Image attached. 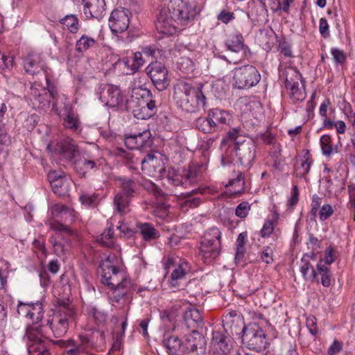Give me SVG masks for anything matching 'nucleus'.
<instances>
[{
	"label": "nucleus",
	"instance_id": "nucleus-11",
	"mask_svg": "<svg viewBox=\"0 0 355 355\" xmlns=\"http://www.w3.org/2000/svg\"><path fill=\"white\" fill-rule=\"evenodd\" d=\"M286 73L285 84L290 98L294 103L302 101L306 98V92L302 75L294 68L288 69Z\"/></svg>",
	"mask_w": 355,
	"mask_h": 355
},
{
	"label": "nucleus",
	"instance_id": "nucleus-31",
	"mask_svg": "<svg viewBox=\"0 0 355 355\" xmlns=\"http://www.w3.org/2000/svg\"><path fill=\"white\" fill-rule=\"evenodd\" d=\"M116 182L121 188L122 194L130 198L133 196L137 186L135 180L128 178H119Z\"/></svg>",
	"mask_w": 355,
	"mask_h": 355
},
{
	"label": "nucleus",
	"instance_id": "nucleus-33",
	"mask_svg": "<svg viewBox=\"0 0 355 355\" xmlns=\"http://www.w3.org/2000/svg\"><path fill=\"white\" fill-rule=\"evenodd\" d=\"M201 200L198 197H193L190 193L184 194L179 199V206L182 211H187L189 208H196L200 204Z\"/></svg>",
	"mask_w": 355,
	"mask_h": 355
},
{
	"label": "nucleus",
	"instance_id": "nucleus-37",
	"mask_svg": "<svg viewBox=\"0 0 355 355\" xmlns=\"http://www.w3.org/2000/svg\"><path fill=\"white\" fill-rule=\"evenodd\" d=\"M96 42L87 35H83L79 40H77L76 44V50L79 53H83L95 46Z\"/></svg>",
	"mask_w": 355,
	"mask_h": 355
},
{
	"label": "nucleus",
	"instance_id": "nucleus-29",
	"mask_svg": "<svg viewBox=\"0 0 355 355\" xmlns=\"http://www.w3.org/2000/svg\"><path fill=\"white\" fill-rule=\"evenodd\" d=\"M115 210L121 215L130 211V197L124 196L122 193H118L114 198Z\"/></svg>",
	"mask_w": 355,
	"mask_h": 355
},
{
	"label": "nucleus",
	"instance_id": "nucleus-10",
	"mask_svg": "<svg viewBox=\"0 0 355 355\" xmlns=\"http://www.w3.org/2000/svg\"><path fill=\"white\" fill-rule=\"evenodd\" d=\"M242 333V342L248 348L259 351L266 347V334L257 324H249L243 329Z\"/></svg>",
	"mask_w": 355,
	"mask_h": 355
},
{
	"label": "nucleus",
	"instance_id": "nucleus-58",
	"mask_svg": "<svg viewBox=\"0 0 355 355\" xmlns=\"http://www.w3.org/2000/svg\"><path fill=\"white\" fill-rule=\"evenodd\" d=\"M97 196L95 194H83L80 197L82 204L86 207L93 206L96 204Z\"/></svg>",
	"mask_w": 355,
	"mask_h": 355
},
{
	"label": "nucleus",
	"instance_id": "nucleus-41",
	"mask_svg": "<svg viewBox=\"0 0 355 355\" xmlns=\"http://www.w3.org/2000/svg\"><path fill=\"white\" fill-rule=\"evenodd\" d=\"M196 128L205 133H210L216 131L213 123L208 117H199L195 123Z\"/></svg>",
	"mask_w": 355,
	"mask_h": 355
},
{
	"label": "nucleus",
	"instance_id": "nucleus-54",
	"mask_svg": "<svg viewBox=\"0 0 355 355\" xmlns=\"http://www.w3.org/2000/svg\"><path fill=\"white\" fill-rule=\"evenodd\" d=\"M8 263L0 259V289L4 288L7 284L6 272Z\"/></svg>",
	"mask_w": 355,
	"mask_h": 355
},
{
	"label": "nucleus",
	"instance_id": "nucleus-56",
	"mask_svg": "<svg viewBox=\"0 0 355 355\" xmlns=\"http://www.w3.org/2000/svg\"><path fill=\"white\" fill-rule=\"evenodd\" d=\"M250 205L247 202L240 203L236 209V215L239 218H245L250 211Z\"/></svg>",
	"mask_w": 355,
	"mask_h": 355
},
{
	"label": "nucleus",
	"instance_id": "nucleus-43",
	"mask_svg": "<svg viewBox=\"0 0 355 355\" xmlns=\"http://www.w3.org/2000/svg\"><path fill=\"white\" fill-rule=\"evenodd\" d=\"M300 272L306 279H313L315 278L317 273L314 268L310 265L309 261L303 257L302 259V264L300 266Z\"/></svg>",
	"mask_w": 355,
	"mask_h": 355
},
{
	"label": "nucleus",
	"instance_id": "nucleus-44",
	"mask_svg": "<svg viewBox=\"0 0 355 355\" xmlns=\"http://www.w3.org/2000/svg\"><path fill=\"white\" fill-rule=\"evenodd\" d=\"M73 210L63 205H55L52 207L51 212L54 217L66 218L67 216H72Z\"/></svg>",
	"mask_w": 355,
	"mask_h": 355
},
{
	"label": "nucleus",
	"instance_id": "nucleus-18",
	"mask_svg": "<svg viewBox=\"0 0 355 355\" xmlns=\"http://www.w3.org/2000/svg\"><path fill=\"white\" fill-rule=\"evenodd\" d=\"M23 66L27 73L34 76L44 70L45 63L40 53L31 52L24 58Z\"/></svg>",
	"mask_w": 355,
	"mask_h": 355
},
{
	"label": "nucleus",
	"instance_id": "nucleus-23",
	"mask_svg": "<svg viewBox=\"0 0 355 355\" xmlns=\"http://www.w3.org/2000/svg\"><path fill=\"white\" fill-rule=\"evenodd\" d=\"M55 154H59L66 159L72 161L78 154V148L72 139L67 138L58 142L54 147Z\"/></svg>",
	"mask_w": 355,
	"mask_h": 355
},
{
	"label": "nucleus",
	"instance_id": "nucleus-59",
	"mask_svg": "<svg viewBox=\"0 0 355 355\" xmlns=\"http://www.w3.org/2000/svg\"><path fill=\"white\" fill-rule=\"evenodd\" d=\"M311 167V162H309V159L303 160L301 163L300 166L296 168V174L299 177H303L306 174H307L309 171Z\"/></svg>",
	"mask_w": 355,
	"mask_h": 355
},
{
	"label": "nucleus",
	"instance_id": "nucleus-8",
	"mask_svg": "<svg viewBox=\"0 0 355 355\" xmlns=\"http://www.w3.org/2000/svg\"><path fill=\"white\" fill-rule=\"evenodd\" d=\"M164 268L171 272L169 283L172 287H178L185 280L186 275L190 271L189 263L184 259L179 257H168L164 263Z\"/></svg>",
	"mask_w": 355,
	"mask_h": 355
},
{
	"label": "nucleus",
	"instance_id": "nucleus-64",
	"mask_svg": "<svg viewBox=\"0 0 355 355\" xmlns=\"http://www.w3.org/2000/svg\"><path fill=\"white\" fill-rule=\"evenodd\" d=\"M135 139H137V148H142L146 145V143L147 141V139L149 137V132H143L141 133H139L137 135H133Z\"/></svg>",
	"mask_w": 355,
	"mask_h": 355
},
{
	"label": "nucleus",
	"instance_id": "nucleus-45",
	"mask_svg": "<svg viewBox=\"0 0 355 355\" xmlns=\"http://www.w3.org/2000/svg\"><path fill=\"white\" fill-rule=\"evenodd\" d=\"M322 260L320 259L317 265V270L322 276L321 282L325 287H329L331 285V278L329 268L322 265Z\"/></svg>",
	"mask_w": 355,
	"mask_h": 355
},
{
	"label": "nucleus",
	"instance_id": "nucleus-21",
	"mask_svg": "<svg viewBox=\"0 0 355 355\" xmlns=\"http://www.w3.org/2000/svg\"><path fill=\"white\" fill-rule=\"evenodd\" d=\"M206 345L205 337L196 330L186 336L183 343V353L203 351Z\"/></svg>",
	"mask_w": 355,
	"mask_h": 355
},
{
	"label": "nucleus",
	"instance_id": "nucleus-62",
	"mask_svg": "<svg viewBox=\"0 0 355 355\" xmlns=\"http://www.w3.org/2000/svg\"><path fill=\"white\" fill-rule=\"evenodd\" d=\"M217 19L224 24H227L234 19V14L232 12L226 11L223 10L217 17Z\"/></svg>",
	"mask_w": 355,
	"mask_h": 355
},
{
	"label": "nucleus",
	"instance_id": "nucleus-20",
	"mask_svg": "<svg viewBox=\"0 0 355 355\" xmlns=\"http://www.w3.org/2000/svg\"><path fill=\"white\" fill-rule=\"evenodd\" d=\"M31 94L33 105L38 109L45 110L49 107L50 96L54 99L56 94L54 93L53 90L49 91V93H48L45 89H42L41 91H40L36 85H34L31 88Z\"/></svg>",
	"mask_w": 355,
	"mask_h": 355
},
{
	"label": "nucleus",
	"instance_id": "nucleus-27",
	"mask_svg": "<svg viewBox=\"0 0 355 355\" xmlns=\"http://www.w3.org/2000/svg\"><path fill=\"white\" fill-rule=\"evenodd\" d=\"M184 320L188 328H196L202 323V317L197 309L189 306L184 313Z\"/></svg>",
	"mask_w": 355,
	"mask_h": 355
},
{
	"label": "nucleus",
	"instance_id": "nucleus-22",
	"mask_svg": "<svg viewBox=\"0 0 355 355\" xmlns=\"http://www.w3.org/2000/svg\"><path fill=\"white\" fill-rule=\"evenodd\" d=\"M225 46L228 51L239 55L238 58L233 60L234 63L241 60L245 56L248 51L247 47L244 45L243 37L239 33L230 35L225 41Z\"/></svg>",
	"mask_w": 355,
	"mask_h": 355
},
{
	"label": "nucleus",
	"instance_id": "nucleus-38",
	"mask_svg": "<svg viewBox=\"0 0 355 355\" xmlns=\"http://www.w3.org/2000/svg\"><path fill=\"white\" fill-rule=\"evenodd\" d=\"M51 186L53 192L58 196L65 195L69 191V184L66 178L52 181Z\"/></svg>",
	"mask_w": 355,
	"mask_h": 355
},
{
	"label": "nucleus",
	"instance_id": "nucleus-46",
	"mask_svg": "<svg viewBox=\"0 0 355 355\" xmlns=\"http://www.w3.org/2000/svg\"><path fill=\"white\" fill-rule=\"evenodd\" d=\"M227 186H230L233 187L232 192L234 194L241 193L244 189V180L241 173H239L236 178L230 180L228 184H227Z\"/></svg>",
	"mask_w": 355,
	"mask_h": 355
},
{
	"label": "nucleus",
	"instance_id": "nucleus-2",
	"mask_svg": "<svg viewBox=\"0 0 355 355\" xmlns=\"http://www.w3.org/2000/svg\"><path fill=\"white\" fill-rule=\"evenodd\" d=\"M173 99L182 110L194 112L206 105V98L200 87H195L191 83L179 80L173 87Z\"/></svg>",
	"mask_w": 355,
	"mask_h": 355
},
{
	"label": "nucleus",
	"instance_id": "nucleus-30",
	"mask_svg": "<svg viewBox=\"0 0 355 355\" xmlns=\"http://www.w3.org/2000/svg\"><path fill=\"white\" fill-rule=\"evenodd\" d=\"M60 239H62L60 233H56L55 236H51L49 239L55 254L59 257L64 255L69 246L67 241L62 242Z\"/></svg>",
	"mask_w": 355,
	"mask_h": 355
},
{
	"label": "nucleus",
	"instance_id": "nucleus-7",
	"mask_svg": "<svg viewBox=\"0 0 355 355\" xmlns=\"http://www.w3.org/2000/svg\"><path fill=\"white\" fill-rule=\"evenodd\" d=\"M171 3L173 18L177 24L181 26L189 25L199 10L194 2L190 0H173Z\"/></svg>",
	"mask_w": 355,
	"mask_h": 355
},
{
	"label": "nucleus",
	"instance_id": "nucleus-32",
	"mask_svg": "<svg viewBox=\"0 0 355 355\" xmlns=\"http://www.w3.org/2000/svg\"><path fill=\"white\" fill-rule=\"evenodd\" d=\"M63 125L65 128L69 129L73 132L81 130V123L79 117L72 110H69L63 118Z\"/></svg>",
	"mask_w": 355,
	"mask_h": 355
},
{
	"label": "nucleus",
	"instance_id": "nucleus-57",
	"mask_svg": "<svg viewBox=\"0 0 355 355\" xmlns=\"http://www.w3.org/2000/svg\"><path fill=\"white\" fill-rule=\"evenodd\" d=\"M32 303H22L19 302L17 305V313L19 315L26 318H28V315L30 314L31 307Z\"/></svg>",
	"mask_w": 355,
	"mask_h": 355
},
{
	"label": "nucleus",
	"instance_id": "nucleus-47",
	"mask_svg": "<svg viewBox=\"0 0 355 355\" xmlns=\"http://www.w3.org/2000/svg\"><path fill=\"white\" fill-rule=\"evenodd\" d=\"M167 179L174 186L182 185L184 187V176L183 172L180 174L177 173L174 169L168 170Z\"/></svg>",
	"mask_w": 355,
	"mask_h": 355
},
{
	"label": "nucleus",
	"instance_id": "nucleus-19",
	"mask_svg": "<svg viewBox=\"0 0 355 355\" xmlns=\"http://www.w3.org/2000/svg\"><path fill=\"white\" fill-rule=\"evenodd\" d=\"M83 15L87 19L95 18L100 19L105 14V3L104 0H83Z\"/></svg>",
	"mask_w": 355,
	"mask_h": 355
},
{
	"label": "nucleus",
	"instance_id": "nucleus-36",
	"mask_svg": "<svg viewBox=\"0 0 355 355\" xmlns=\"http://www.w3.org/2000/svg\"><path fill=\"white\" fill-rule=\"evenodd\" d=\"M43 306L42 303L37 302L36 303H32L31 307L30 314L28 315L29 319L33 321V326H39L37 323L42 319L43 318Z\"/></svg>",
	"mask_w": 355,
	"mask_h": 355
},
{
	"label": "nucleus",
	"instance_id": "nucleus-9",
	"mask_svg": "<svg viewBox=\"0 0 355 355\" xmlns=\"http://www.w3.org/2000/svg\"><path fill=\"white\" fill-rule=\"evenodd\" d=\"M96 94L99 100L111 107L125 108L126 101L121 90L116 86L102 84L99 86Z\"/></svg>",
	"mask_w": 355,
	"mask_h": 355
},
{
	"label": "nucleus",
	"instance_id": "nucleus-39",
	"mask_svg": "<svg viewBox=\"0 0 355 355\" xmlns=\"http://www.w3.org/2000/svg\"><path fill=\"white\" fill-rule=\"evenodd\" d=\"M132 63L130 58H123L118 60L114 64V67L115 69H118L123 74H132L136 72L132 67Z\"/></svg>",
	"mask_w": 355,
	"mask_h": 355
},
{
	"label": "nucleus",
	"instance_id": "nucleus-25",
	"mask_svg": "<svg viewBox=\"0 0 355 355\" xmlns=\"http://www.w3.org/2000/svg\"><path fill=\"white\" fill-rule=\"evenodd\" d=\"M209 116L216 130L225 125H230L232 121V115L228 112L217 108L210 110Z\"/></svg>",
	"mask_w": 355,
	"mask_h": 355
},
{
	"label": "nucleus",
	"instance_id": "nucleus-53",
	"mask_svg": "<svg viewBox=\"0 0 355 355\" xmlns=\"http://www.w3.org/2000/svg\"><path fill=\"white\" fill-rule=\"evenodd\" d=\"M132 67L137 71L144 63V56L141 52H136L133 56L130 57Z\"/></svg>",
	"mask_w": 355,
	"mask_h": 355
},
{
	"label": "nucleus",
	"instance_id": "nucleus-16",
	"mask_svg": "<svg viewBox=\"0 0 355 355\" xmlns=\"http://www.w3.org/2000/svg\"><path fill=\"white\" fill-rule=\"evenodd\" d=\"M170 10V8H162L155 23L157 30L165 35H173L176 32L177 28L174 24L175 22L173 15H169Z\"/></svg>",
	"mask_w": 355,
	"mask_h": 355
},
{
	"label": "nucleus",
	"instance_id": "nucleus-35",
	"mask_svg": "<svg viewBox=\"0 0 355 355\" xmlns=\"http://www.w3.org/2000/svg\"><path fill=\"white\" fill-rule=\"evenodd\" d=\"M62 347L68 348L63 354V355H79V354L83 351V345H77L73 340H60L55 342Z\"/></svg>",
	"mask_w": 355,
	"mask_h": 355
},
{
	"label": "nucleus",
	"instance_id": "nucleus-6",
	"mask_svg": "<svg viewBox=\"0 0 355 355\" xmlns=\"http://www.w3.org/2000/svg\"><path fill=\"white\" fill-rule=\"evenodd\" d=\"M232 84L238 89H248L257 85L261 79L258 70L252 65L247 64L236 67L232 71Z\"/></svg>",
	"mask_w": 355,
	"mask_h": 355
},
{
	"label": "nucleus",
	"instance_id": "nucleus-61",
	"mask_svg": "<svg viewBox=\"0 0 355 355\" xmlns=\"http://www.w3.org/2000/svg\"><path fill=\"white\" fill-rule=\"evenodd\" d=\"M274 226L275 225H274L272 220H266L264 223L263 227L261 228V230L260 231L261 236L263 237H266V236H270L274 230Z\"/></svg>",
	"mask_w": 355,
	"mask_h": 355
},
{
	"label": "nucleus",
	"instance_id": "nucleus-60",
	"mask_svg": "<svg viewBox=\"0 0 355 355\" xmlns=\"http://www.w3.org/2000/svg\"><path fill=\"white\" fill-rule=\"evenodd\" d=\"M333 214V209L330 205H324L319 211V216L321 220H325Z\"/></svg>",
	"mask_w": 355,
	"mask_h": 355
},
{
	"label": "nucleus",
	"instance_id": "nucleus-40",
	"mask_svg": "<svg viewBox=\"0 0 355 355\" xmlns=\"http://www.w3.org/2000/svg\"><path fill=\"white\" fill-rule=\"evenodd\" d=\"M247 241V234L245 232H242L239 234V236L236 240V254H235V260L236 262H239L242 260L245 253V245Z\"/></svg>",
	"mask_w": 355,
	"mask_h": 355
},
{
	"label": "nucleus",
	"instance_id": "nucleus-4",
	"mask_svg": "<svg viewBox=\"0 0 355 355\" xmlns=\"http://www.w3.org/2000/svg\"><path fill=\"white\" fill-rule=\"evenodd\" d=\"M114 256H109L101 264L102 282L114 291L124 295L131 287V282L123 270H117L113 264Z\"/></svg>",
	"mask_w": 355,
	"mask_h": 355
},
{
	"label": "nucleus",
	"instance_id": "nucleus-55",
	"mask_svg": "<svg viewBox=\"0 0 355 355\" xmlns=\"http://www.w3.org/2000/svg\"><path fill=\"white\" fill-rule=\"evenodd\" d=\"M261 260L266 263H271L273 261V250L270 247L265 248L260 254Z\"/></svg>",
	"mask_w": 355,
	"mask_h": 355
},
{
	"label": "nucleus",
	"instance_id": "nucleus-63",
	"mask_svg": "<svg viewBox=\"0 0 355 355\" xmlns=\"http://www.w3.org/2000/svg\"><path fill=\"white\" fill-rule=\"evenodd\" d=\"M49 225L50 228L53 230L58 231V232H67V234H71V230L63 224L60 223L58 221L53 220V221H49Z\"/></svg>",
	"mask_w": 355,
	"mask_h": 355
},
{
	"label": "nucleus",
	"instance_id": "nucleus-24",
	"mask_svg": "<svg viewBox=\"0 0 355 355\" xmlns=\"http://www.w3.org/2000/svg\"><path fill=\"white\" fill-rule=\"evenodd\" d=\"M141 169L150 175L155 172L162 173L164 170L160 156L148 154L141 161Z\"/></svg>",
	"mask_w": 355,
	"mask_h": 355
},
{
	"label": "nucleus",
	"instance_id": "nucleus-26",
	"mask_svg": "<svg viewBox=\"0 0 355 355\" xmlns=\"http://www.w3.org/2000/svg\"><path fill=\"white\" fill-rule=\"evenodd\" d=\"M204 168L202 164H192L189 166L187 169H184V187L197 182L202 175Z\"/></svg>",
	"mask_w": 355,
	"mask_h": 355
},
{
	"label": "nucleus",
	"instance_id": "nucleus-42",
	"mask_svg": "<svg viewBox=\"0 0 355 355\" xmlns=\"http://www.w3.org/2000/svg\"><path fill=\"white\" fill-rule=\"evenodd\" d=\"M60 23L72 33H76L79 28L78 19L75 15H67L60 20Z\"/></svg>",
	"mask_w": 355,
	"mask_h": 355
},
{
	"label": "nucleus",
	"instance_id": "nucleus-5",
	"mask_svg": "<svg viewBox=\"0 0 355 355\" xmlns=\"http://www.w3.org/2000/svg\"><path fill=\"white\" fill-rule=\"evenodd\" d=\"M221 232L217 227H211L203 235L200 247V254L206 263H211L221 250Z\"/></svg>",
	"mask_w": 355,
	"mask_h": 355
},
{
	"label": "nucleus",
	"instance_id": "nucleus-34",
	"mask_svg": "<svg viewBox=\"0 0 355 355\" xmlns=\"http://www.w3.org/2000/svg\"><path fill=\"white\" fill-rule=\"evenodd\" d=\"M138 228L145 241L153 240L159 236V232L150 223H139Z\"/></svg>",
	"mask_w": 355,
	"mask_h": 355
},
{
	"label": "nucleus",
	"instance_id": "nucleus-3",
	"mask_svg": "<svg viewBox=\"0 0 355 355\" xmlns=\"http://www.w3.org/2000/svg\"><path fill=\"white\" fill-rule=\"evenodd\" d=\"M125 108L131 111L137 119L146 120L154 114L156 104L150 90L142 85H135L130 98L126 100Z\"/></svg>",
	"mask_w": 355,
	"mask_h": 355
},
{
	"label": "nucleus",
	"instance_id": "nucleus-13",
	"mask_svg": "<svg viewBox=\"0 0 355 355\" xmlns=\"http://www.w3.org/2000/svg\"><path fill=\"white\" fill-rule=\"evenodd\" d=\"M43 327L42 326L28 327L24 338L30 342L28 343L29 355H49L46 346L43 340Z\"/></svg>",
	"mask_w": 355,
	"mask_h": 355
},
{
	"label": "nucleus",
	"instance_id": "nucleus-50",
	"mask_svg": "<svg viewBox=\"0 0 355 355\" xmlns=\"http://www.w3.org/2000/svg\"><path fill=\"white\" fill-rule=\"evenodd\" d=\"M113 228L109 227L107 231L101 234L98 241L102 245L110 247L113 245Z\"/></svg>",
	"mask_w": 355,
	"mask_h": 355
},
{
	"label": "nucleus",
	"instance_id": "nucleus-1",
	"mask_svg": "<svg viewBox=\"0 0 355 355\" xmlns=\"http://www.w3.org/2000/svg\"><path fill=\"white\" fill-rule=\"evenodd\" d=\"M233 143L226 150L221 159L222 164L236 162L244 167H250L255 158V144L250 138L241 135L240 128H233L228 132Z\"/></svg>",
	"mask_w": 355,
	"mask_h": 355
},
{
	"label": "nucleus",
	"instance_id": "nucleus-51",
	"mask_svg": "<svg viewBox=\"0 0 355 355\" xmlns=\"http://www.w3.org/2000/svg\"><path fill=\"white\" fill-rule=\"evenodd\" d=\"M178 66L183 73H188L193 69V61L187 57H182L178 61Z\"/></svg>",
	"mask_w": 355,
	"mask_h": 355
},
{
	"label": "nucleus",
	"instance_id": "nucleus-52",
	"mask_svg": "<svg viewBox=\"0 0 355 355\" xmlns=\"http://www.w3.org/2000/svg\"><path fill=\"white\" fill-rule=\"evenodd\" d=\"M331 55L336 64H343L346 60L345 53L338 48H332L331 49Z\"/></svg>",
	"mask_w": 355,
	"mask_h": 355
},
{
	"label": "nucleus",
	"instance_id": "nucleus-14",
	"mask_svg": "<svg viewBox=\"0 0 355 355\" xmlns=\"http://www.w3.org/2000/svg\"><path fill=\"white\" fill-rule=\"evenodd\" d=\"M152 82L159 91L166 89L170 80L168 77V70L161 62H152L146 69Z\"/></svg>",
	"mask_w": 355,
	"mask_h": 355
},
{
	"label": "nucleus",
	"instance_id": "nucleus-12",
	"mask_svg": "<svg viewBox=\"0 0 355 355\" xmlns=\"http://www.w3.org/2000/svg\"><path fill=\"white\" fill-rule=\"evenodd\" d=\"M73 314L74 309L73 306L64 304L59 306L58 313L49 324V327L55 337L63 336L67 333L69 320L73 317Z\"/></svg>",
	"mask_w": 355,
	"mask_h": 355
},
{
	"label": "nucleus",
	"instance_id": "nucleus-17",
	"mask_svg": "<svg viewBox=\"0 0 355 355\" xmlns=\"http://www.w3.org/2000/svg\"><path fill=\"white\" fill-rule=\"evenodd\" d=\"M234 340L229 336L214 332L211 341V349L214 353L228 354L234 347Z\"/></svg>",
	"mask_w": 355,
	"mask_h": 355
},
{
	"label": "nucleus",
	"instance_id": "nucleus-49",
	"mask_svg": "<svg viewBox=\"0 0 355 355\" xmlns=\"http://www.w3.org/2000/svg\"><path fill=\"white\" fill-rule=\"evenodd\" d=\"M320 146L323 155L326 156H330L334 149L331 145V138L329 135H324L320 137Z\"/></svg>",
	"mask_w": 355,
	"mask_h": 355
},
{
	"label": "nucleus",
	"instance_id": "nucleus-28",
	"mask_svg": "<svg viewBox=\"0 0 355 355\" xmlns=\"http://www.w3.org/2000/svg\"><path fill=\"white\" fill-rule=\"evenodd\" d=\"M169 355H181L183 353V343L175 336H169L163 341Z\"/></svg>",
	"mask_w": 355,
	"mask_h": 355
},
{
	"label": "nucleus",
	"instance_id": "nucleus-15",
	"mask_svg": "<svg viewBox=\"0 0 355 355\" xmlns=\"http://www.w3.org/2000/svg\"><path fill=\"white\" fill-rule=\"evenodd\" d=\"M131 12L128 9H115L109 18V27L114 33H123L129 26Z\"/></svg>",
	"mask_w": 355,
	"mask_h": 355
},
{
	"label": "nucleus",
	"instance_id": "nucleus-48",
	"mask_svg": "<svg viewBox=\"0 0 355 355\" xmlns=\"http://www.w3.org/2000/svg\"><path fill=\"white\" fill-rule=\"evenodd\" d=\"M270 8L275 11L283 10L286 12H288L289 10V7L291 3L293 0H270Z\"/></svg>",
	"mask_w": 355,
	"mask_h": 355
}]
</instances>
